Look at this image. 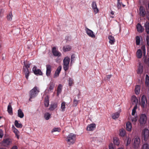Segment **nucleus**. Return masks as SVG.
Listing matches in <instances>:
<instances>
[{
  "label": "nucleus",
  "mask_w": 149,
  "mask_h": 149,
  "mask_svg": "<svg viewBox=\"0 0 149 149\" xmlns=\"http://www.w3.org/2000/svg\"><path fill=\"white\" fill-rule=\"evenodd\" d=\"M91 6H92V8H93V2H92V4H91Z\"/></svg>",
  "instance_id": "nucleus-64"
},
{
  "label": "nucleus",
  "mask_w": 149,
  "mask_h": 149,
  "mask_svg": "<svg viewBox=\"0 0 149 149\" xmlns=\"http://www.w3.org/2000/svg\"><path fill=\"white\" fill-rule=\"evenodd\" d=\"M13 17L12 14L11 12H10L7 15V19L9 21H11L12 20Z\"/></svg>",
  "instance_id": "nucleus-40"
},
{
  "label": "nucleus",
  "mask_w": 149,
  "mask_h": 149,
  "mask_svg": "<svg viewBox=\"0 0 149 149\" xmlns=\"http://www.w3.org/2000/svg\"><path fill=\"white\" fill-rule=\"evenodd\" d=\"M76 138V135L73 134L71 133L67 136L66 141L68 144L71 145L74 143Z\"/></svg>",
  "instance_id": "nucleus-2"
},
{
  "label": "nucleus",
  "mask_w": 149,
  "mask_h": 149,
  "mask_svg": "<svg viewBox=\"0 0 149 149\" xmlns=\"http://www.w3.org/2000/svg\"><path fill=\"white\" fill-rule=\"evenodd\" d=\"M15 125L17 128H21L22 127V125L18 123V121L17 120H15Z\"/></svg>",
  "instance_id": "nucleus-35"
},
{
  "label": "nucleus",
  "mask_w": 149,
  "mask_h": 149,
  "mask_svg": "<svg viewBox=\"0 0 149 149\" xmlns=\"http://www.w3.org/2000/svg\"><path fill=\"white\" fill-rule=\"evenodd\" d=\"M70 61V58L66 56L65 58L63 60V64L69 65Z\"/></svg>",
  "instance_id": "nucleus-22"
},
{
  "label": "nucleus",
  "mask_w": 149,
  "mask_h": 149,
  "mask_svg": "<svg viewBox=\"0 0 149 149\" xmlns=\"http://www.w3.org/2000/svg\"><path fill=\"white\" fill-rule=\"evenodd\" d=\"M12 143V140L10 139H6L3 141V144L5 146H7Z\"/></svg>",
  "instance_id": "nucleus-11"
},
{
  "label": "nucleus",
  "mask_w": 149,
  "mask_h": 149,
  "mask_svg": "<svg viewBox=\"0 0 149 149\" xmlns=\"http://www.w3.org/2000/svg\"><path fill=\"white\" fill-rule=\"evenodd\" d=\"M109 149H114L112 143H111L109 145Z\"/></svg>",
  "instance_id": "nucleus-52"
},
{
  "label": "nucleus",
  "mask_w": 149,
  "mask_h": 149,
  "mask_svg": "<svg viewBox=\"0 0 149 149\" xmlns=\"http://www.w3.org/2000/svg\"><path fill=\"white\" fill-rule=\"evenodd\" d=\"M3 132L1 129H0V138H2L3 136Z\"/></svg>",
  "instance_id": "nucleus-53"
},
{
  "label": "nucleus",
  "mask_w": 149,
  "mask_h": 149,
  "mask_svg": "<svg viewBox=\"0 0 149 149\" xmlns=\"http://www.w3.org/2000/svg\"><path fill=\"white\" fill-rule=\"evenodd\" d=\"M85 31L86 33L90 37L93 38V32L88 28H86Z\"/></svg>",
  "instance_id": "nucleus-17"
},
{
  "label": "nucleus",
  "mask_w": 149,
  "mask_h": 149,
  "mask_svg": "<svg viewBox=\"0 0 149 149\" xmlns=\"http://www.w3.org/2000/svg\"><path fill=\"white\" fill-rule=\"evenodd\" d=\"M94 5H95V6H94V12L95 14H96L98 12L99 10L98 8L97 7L96 4H94Z\"/></svg>",
  "instance_id": "nucleus-43"
},
{
  "label": "nucleus",
  "mask_w": 149,
  "mask_h": 149,
  "mask_svg": "<svg viewBox=\"0 0 149 149\" xmlns=\"http://www.w3.org/2000/svg\"><path fill=\"white\" fill-rule=\"evenodd\" d=\"M141 49L143 50V53H144V55H145L146 53V49L145 46L144 45H143L141 47Z\"/></svg>",
  "instance_id": "nucleus-51"
},
{
  "label": "nucleus",
  "mask_w": 149,
  "mask_h": 149,
  "mask_svg": "<svg viewBox=\"0 0 149 149\" xmlns=\"http://www.w3.org/2000/svg\"><path fill=\"white\" fill-rule=\"evenodd\" d=\"M139 14L140 16L144 17L146 16V12L145 10L143 8L141 7L139 9Z\"/></svg>",
  "instance_id": "nucleus-15"
},
{
  "label": "nucleus",
  "mask_w": 149,
  "mask_h": 149,
  "mask_svg": "<svg viewBox=\"0 0 149 149\" xmlns=\"http://www.w3.org/2000/svg\"><path fill=\"white\" fill-rule=\"evenodd\" d=\"M50 116V114L48 112L45 113L44 115V118L46 120H49V119Z\"/></svg>",
  "instance_id": "nucleus-38"
},
{
  "label": "nucleus",
  "mask_w": 149,
  "mask_h": 149,
  "mask_svg": "<svg viewBox=\"0 0 149 149\" xmlns=\"http://www.w3.org/2000/svg\"><path fill=\"white\" fill-rule=\"evenodd\" d=\"M145 16H146L147 19H149V12H147V13H146Z\"/></svg>",
  "instance_id": "nucleus-56"
},
{
  "label": "nucleus",
  "mask_w": 149,
  "mask_h": 149,
  "mask_svg": "<svg viewBox=\"0 0 149 149\" xmlns=\"http://www.w3.org/2000/svg\"><path fill=\"white\" fill-rule=\"evenodd\" d=\"M147 118L146 115L145 114H141L140 116L139 122L141 125H143L146 123Z\"/></svg>",
  "instance_id": "nucleus-5"
},
{
  "label": "nucleus",
  "mask_w": 149,
  "mask_h": 149,
  "mask_svg": "<svg viewBox=\"0 0 149 149\" xmlns=\"http://www.w3.org/2000/svg\"><path fill=\"white\" fill-rule=\"evenodd\" d=\"M131 101L132 104H135V105H137L138 103V99L134 95H133L132 97Z\"/></svg>",
  "instance_id": "nucleus-16"
},
{
  "label": "nucleus",
  "mask_w": 149,
  "mask_h": 149,
  "mask_svg": "<svg viewBox=\"0 0 149 149\" xmlns=\"http://www.w3.org/2000/svg\"><path fill=\"white\" fill-rule=\"evenodd\" d=\"M46 75L49 77L50 76L52 71V66L49 64L46 65Z\"/></svg>",
  "instance_id": "nucleus-10"
},
{
  "label": "nucleus",
  "mask_w": 149,
  "mask_h": 149,
  "mask_svg": "<svg viewBox=\"0 0 149 149\" xmlns=\"http://www.w3.org/2000/svg\"><path fill=\"white\" fill-rule=\"evenodd\" d=\"M73 84V80L71 78H69V85L71 86Z\"/></svg>",
  "instance_id": "nucleus-45"
},
{
  "label": "nucleus",
  "mask_w": 149,
  "mask_h": 149,
  "mask_svg": "<svg viewBox=\"0 0 149 149\" xmlns=\"http://www.w3.org/2000/svg\"><path fill=\"white\" fill-rule=\"evenodd\" d=\"M44 104L45 107H47L49 105V101L47 99H45V100Z\"/></svg>",
  "instance_id": "nucleus-48"
},
{
  "label": "nucleus",
  "mask_w": 149,
  "mask_h": 149,
  "mask_svg": "<svg viewBox=\"0 0 149 149\" xmlns=\"http://www.w3.org/2000/svg\"><path fill=\"white\" fill-rule=\"evenodd\" d=\"M13 132L17 136L18 139H19V136L18 135V134L19 133V131L16 129V128H15L13 130Z\"/></svg>",
  "instance_id": "nucleus-49"
},
{
  "label": "nucleus",
  "mask_w": 149,
  "mask_h": 149,
  "mask_svg": "<svg viewBox=\"0 0 149 149\" xmlns=\"http://www.w3.org/2000/svg\"><path fill=\"white\" fill-rule=\"evenodd\" d=\"M32 70L35 74L40 75H42V73L41 70L38 69L36 66H34Z\"/></svg>",
  "instance_id": "nucleus-8"
},
{
  "label": "nucleus",
  "mask_w": 149,
  "mask_h": 149,
  "mask_svg": "<svg viewBox=\"0 0 149 149\" xmlns=\"http://www.w3.org/2000/svg\"><path fill=\"white\" fill-rule=\"evenodd\" d=\"M111 14L112 15H114V12H113V11H111Z\"/></svg>",
  "instance_id": "nucleus-61"
},
{
  "label": "nucleus",
  "mask_w": 149,
  "mask_h": 149,
  "mask_svg": "<svg viewBox=\"0 0 149 149\" xmlns=\"http://www.w3.org/2000/svg\"><path fill=\"white\" fill-rule=\"evenodd\" d=\"M146 41L147 42V44L148 46H149V37L147 36L146 37Z\"/></svg>",
  "instance_id": "nucleus-55"
},
{
  "label": "nucleus",
  "mask_w": 149,
  "mask_h": 149,
  "mask_svg": "<svg viewBox=\"0 0 149 149\" xmlns=\"http://www.w3.org/2000/svg\"><path fill=\"white\" fill-rule=\"evenodd\" d=\"M143 66L141 63H140L138 70L137 71V73L139 74H141L142 73L143 70Z\"/></svg>",
  "instance_id": "nucleus-12"
},
{
  "label": "nucleus",
  "mask_w": 149,
  "mask_h": 149,
  "mask_svg": "<svg viewBox=\"0 0 149 149\" xmlns=\"http://www.w3.org/2000/svg\"><path fill=\"white\" fill-rule=\"evenodd\" d=\"M147 63V64H148V66L149 67V58L148 59Z\"/></svg>",
  "instance_id": "nucleus-60"
},
{
  "label": "nucleus",
  "mask_w": 149,
  "mask_h": 149,
  "mask_svg": "<svg viewBox=\"0 0 149 149\" xmlns=\"http://www.w3.org/2000/svg\"><path fill=\"white\" fill-rule=\"evenodd\" d=\"M24 115L23 112L21 109H19L18 111V116L21 118L24 117Z\"/></svg>",
  "instance_id": "nucleus-27"
},
{
  "label": "nucleus",
  "mask_w": 149,
  "mask_h": 149,
  "mask_svg": "<svg viewBox=\"0 0 149 149\" xmlns=\"http://www.w3.org/2000/svg\"><path fill=\"white\" fill-rule=\"evenodd\" d=\"M24 65L23 66V71L25 76L26 78L27 79L28 78L29 72L28 68H30V64L29 62L24 61Z\"/></svg>",
  "instance_id": "nucleus-1"
},
{
  "label": "nucleus",
  "mask_w": 149,
  "mask_h": 149,
  "mask_svg": "<svg viewBox=\"0 0 149 149\" xmlns=\"http://www.w3.org/2000/svg\"><path fill=\"white\" fill-rule=\"evenodd\" d=\"M145 84L147 86H149V76L147 74L146 75Z\"/></svg>",
  "instance_id": "nucleus-37"
},
{
  "label": "nucleus",
  "mask_w": 149,
  "mask_h": 149,
  "mask_svg": "<svg viewBox=\"0 0 149 149\" xmlns=\"http://www.w3.org/2000/svg\"><path fill=\"white\" fill-rule=\"evenodd\" d=\"M39 92L38 88L36 86L34 87L33 89L31 90L29 93L30 98L29 100L31 101V99L36 97L38 93Z\"/></svg>",
  "instance_id": "nucleus-4"
},
{
  "label": "nucleus",
  "mask_w": 149,
  "mask_h": 149,
  "mask_svg": "<svg viewBox=\"0 0 149 149\" xmlns=\"http://www.w3.org/2000/svg\"><path fill=\"white\" fill-rule=\"evenodd\" d=\"M120 116V112H117L112 114V117L113 119L115 120L118 118Z\"/></svg>",
  "instance_id": "nucleus-24"
},
{
  "label": "nucleus",
  "mask_w": 149,
  "mask_h": 149,
  "mask_svg": "<svg viewBox=\"0 0 149 149\" xmlns=\"http://www.w3.org/2000/svg\"><path fill=\"white\" fill-rule=\"evenodd\" d=\"M57 107V104L56 103H53L51 104L50 107L49 108V110L51 111L54 110Z\"/></svg>",
  "instance_id": "nucleus-25"
},
{
  "label": "nucleus",
  "mask_w": 149,
  "mask_h": 149,
  "mask_svg": "<svg viewBox=\"0 0 149 149\" xmlns=\"http://www.w3.org/2000/svg\"><path fill=\"white\" fill-rule=\"evenodd\" d=\"M108 39L109 40V42L111 45L114 44L115 42V39L113 36L111 35H109L108 36Z\"/></svg>",
  "instance_id": "nucleus-14"
},
{
  "label": "nucleus",
  "mask_w": 149,
  "mask_h": 149,
  "mask_svg": "<svg viewBox=\"0 0 149 149\" xmlns=\"http://www.w3.org/2000/svg\"><path fill=\"white\" fill-rule=\"evenodd\" d=\"M65 103L63 102L61 103V108L62 109V111H65Z\"/></svg>",
  "instance_id": "nucleus-42"
},
{
  "label": "nucleus",
  "mask_w": 149,
  "mask_h": 149,
  "mask_svg": "<svg viewBox=\"0 0 149 149\" xmlns=\"http://www.w3.org/2000/svg\"><path fill=\"white\" fill-rule=\"evenodd\" d=\"M140 38L139 36H137L136 38V43L137 45H139L140 43Z\"/></svg>",
  "instance_id": "nucleus-41"
},
{
  "label": "nucleus",
  "mask_w": 149,
  "mask_h": 149,
  "mask_svg": "<svg viewBox=\"0 0 149 149\" xmlns=\"http://www.w3.org/2000/svg\"><path fill=\"white\" fill-rule=\"evenodd\" d=\"M86 130L88 131H92L93 130V123L88 125Z\"/></svg>",
  "instance_id": "nucleus-32"
},
{
  "label": "nucleus",
  "mask_w": 149,
  "mask_h": 149,
  "mask_svg": "<svg viewBox=\"0 0 149 149\" xmlns=\"http://www.w3.org/2000/svg\"><path fill=\"white\" fill-rule=\"evenodd\" d=\"M71 49V47L69 45H66L63 47V49L64 52H67L70 51Z\"/></svg>",
  "instance_id": "nucleus-30"
},
{
  "label": "nucleus",
  "mask_w": 149,
  "mask_h": 149,
  "mask_svg": "<svg viewBox=\"0 0 149 149\" xmlns=\"http://www.w3.org/2000/svg\"><path fill=\"white\" fill-rule=\"evenodd\" d=\"M55 86V84L53 82H50L49 85V91L52 92Z\"/></svg>",
  "instance_id": "nucleus-23"
},
{
  "label": "nucleus",
  "mask_w": 149,
  "mask_h": 149,
  "mask_svg": "<svg viewBox=\"0 0 149 149\" xmlns=\"http://www.w3.org/2000/svg\"><path fill=\"white\" fill-rule=\"evenodd\" d=\"M137 109V106L136 105H135L133 109L132 110V116H135V113L136 112V109Z\"/></svg>",
  "instance_id": "nucleus-39"
},
{
  "label": "nucleus",
  "mask_w": 149,
  "mask_h": 149,
  "mask_svg": "<svg viewBox=\"0 0 149 149\" xmlns=\"http://www.w3.org/2000/svg\"><path fill=\"white\" fill-rule=\"evenodd\" d=\"M111 77V75H109L107 76V79H110Z\"/></svg>",
  "instance_id": "nucleus-59"
},
{
  "label": "nucleus",
  "mask_w": 149,
  "mask_h": 149,
  "mask_svg": "<svg viewBox=\"0 0 149 149\" xmlns=\"http://www.w3.org/2000/svg\"><path fill=\"white\" fill-rule=\"evenodd\" d=\"M75 58V56L74 54H72L71 56V62H72V61H73L74 58Z\"/></svg>",
  "instance_id": "nucleus-54"
},
{
  "label": "nucleus",
  "mask_w": 149,
  "mask_h": 149,
  "mask_svg": "<svg viewBox=\"0 0 149 149\" xmlns=\"http://www.w3.org/2000/svg\"><path fill=\"white\" fill-rule=\"evenodd\" d=\"M113 142L114 144L117 146H118L120 144V140L119 139L116 137L114 138Z\"/></svg>",
  "instance_id": "nucleus-28"
},
{
  "label": "nucleus",
  "mask_w": 149,
  "mask_h": 149,
  "mask_svg": "<svg viewBox=\"0 0 149 149\" xmlns=\"http://www.w3.org/2000/svg\"><path fill=\"white\" fill-rule=\"evenodd\" d=\"M62 86L61 84L58 85L57 88V96H58L61 93L62 89Z\"/></svg>",
  "instance_id": "nucleus-18"
},
{
  "label": "nucleus",
  "mask_w": 149,
  "mask_h": 149,
  "mask_svg": "<svg viewBox=\"0 0 149 149\" xmlns=\"http://www.w3.org/2000/svg\"><path fill=\"white\" fill-rule=\"evenodd\" d=\"M144 27H145L146 31L147 33H149V23L146 22L144 24Z\"/></svg>",
  "instance_id": "nucleus-29"
},
{
  "label": "nucleus",
  "mask_w": 149,
  "mask_h": 149,
  "mask_svg": "<svg viewBox=\"0 0 149 149\" xmlns=\"http://www.w3.org/2000/svg\"><path fill=\"white\" fill-rule=\"evenodd\" d=\"M69 66V65L63 64V69L65 71H66L68 70Z\"/></svg>",
  "instance_id": "nucleus-50"
},
{
  "label": "nucleus",
  "mask_w": 149,
  "mask_h": 149,
  "mask_svg": "<svg viewBox=\"0 0 149 149\" xmlns=\"http://www.w3.org/2000/svg\"><path fill=\"white\" fill-rule=\"evenodd\" d=\"M61 70V66H59L57 68V70L55 71L54 75V77H57L58 76Z\"/></svg>",
  "instance_id": "nucleus-13"
},
{
  "label": "nucleus",
  "mask_w": 149,
  "mask_h": 149,
  "mask_svg": "<svg viewBox=\"0 0 149 149\" xmlns=\"http://www.w3.org/2000/svg\"><path fill=\"white\" fill-rule=\"evenodd\" d=\"M122 4V3L120 2V0H117V7L118 9L121 8Z\"/></svg>",
  "instance_id": "nucleus-46"
},
{
  "label": "nucleus",
  "mask_w": 149,
  "mask_h": 149,
  "mask_svg": "<svg viewBox=\"0 0 149 149\" xmlns=\"http://www.w3.org/2000/svg\"><path fill=\"white\" fill-rule=\"evenodd\" d=\"M117 149H124V148L123 147H120L118 148Z\"/></svg>",
  "instance_id": "nucleus-62"
},
{
  "label": "nucleus",
  "mask_w": 149,
  "mask_h": 149,
  "mask_svg": "<svg viewBox=\"0 0 149 149\" xmlns=\"http://www.w3.org/2000/svg\"><path fill=\"white\" fill-rule=\"evenodd\" d=\"M52 52L53 55L55 56L59 57L61 56V53L57 50L56 47H54L52 49Z\"/></svg>",
  "instance_id": "nucleus-9"
},
{
  "label": "nucleus",
  "mask_w": 149,
  "mask_h": 149,
  "mask_svg": "<svg viewBox=\"0 0 149 149\" xmlns=\"http://www.w3.org/2000/svg\"><path fill=\"white\" fill-rule=\"evenodd\" d=\"M147 101L146 97L144 95H143L141 99V107L143 108H146L147 105Z\"/></svg>",
  "instance_id": "nucleus-6"
},
{
  "label": "nucleus",
  "mask_w": 149,
  "mask_h": 149,
  "mask_svg": "<svg viewBox=\"0 0 149 149\" xmlns=\"http://www.w3.org/2000/svg\"><path fill=\"white\" fill-rule=\"evenodd\" d=\"M96 125L94 123V129L95 128Z\"/></svg>",
  "instance_id": "nucleus-63"
},
{
  "label": "nucleus",
  "mask_w": 149,
  "mask_h": 149,
  "mask_svg": "<svg viewBox=\"0 0 149 149\" xmlns=\"http://www.w3.org/2000/svg\"><path fill=\"white\" fill-rule=\"evenodd\" d=\"M137 56L138 58H141L142 56V52L141 49H139L136 52Z\"/></svg>",
  "instance_id": "nucleus-31"
},
{
  "label": "nucleus",
  "mask_w": 149,
  "mask_h": 149,
  "mask_svg": "<svg viewBox=\"0 0 149 149\" xmlns=\"http://www.w3.org/2000/svg\"><path fill=\"white\" fill-rule=\"evenodd\" d=\"M140 139L138 137H135L134 139L133 146L135 149L139 148L140 146Z\"/></svg>",
  "instance_id": "nucleus-7"
},
{
  "label": "nucleus",
  "mask_w": 149,
  "mask_h": 149,
  "mask_svg": "<svg viewBox=\"0 0 149 149\" xmlns=\"http://www.w3.org/2000/svg\"><path fill=\"white\" fill-rule=\"evenodd\" d=\"M79 102V100H77L76 99H74L73 102V104H72L73 106L74 107L76 106Z\"/></svg>",
  "instance_id": "nucleus-44"
},
{
  "label": "nucleus",
  "mask_w": 149,
  "mask_h": 149,
  "mask_svg": "<svg viewBox=\"0 0 149 149\" xmlns=\"http://www.w3.org/2000/svg\"><path fill=\"white\" fill-rule=\"evenodd\" d=\"M17 147L16 146H13L11 148V149H17Z\"/></svg>",
  "instance_id": "nucleus-58"
},
{
  "label": "nucleus",
  "mask_w": 149,
  "mask_h": 149,
  "mask_svg": "<svg viewBox=\"0 0 149 149\" xmlns=\"http://www.w3.org/2000/svg\"><path fill=\"white\" fill-rule=\"evenodd\" d=\"M130 141H131V139H129L128 138V140H127V146L128 145H129L130 143Z\"/></svg>",
  "instance_id": "nucleus-57"
},
{
  "label": "nucleus",
  "mask_w": 149,
  "mask_h": 149,
  "mask_svg": "<svg viewBox=\"0 0 149 149\" xmlns=\"http://www.w3.org/2000/svg\"><path fill=\"white\" fill-rule=\"evenodd\" d=\"M140 91V87L139 85H137L136 86L135 88V92L136 95L139 94Z\"/></svg>",
  "instance_id": "nucleus-26"
},
{
  "label": "nucleus",
  "mask_w": 149,
  "mask_h": 149,
  "mask_svg": "<svg viewBox=\"0 0 149 149\" xmlns=\"http://www.w3.org/2000/svg\"><path fill=\"white\" fill-rule=\"evenodd\" d=\"M120 135L122 137L124 136L125 135V131L123 129H121L120 130Z\"/></svg>",
  "instance_id": "nucleus-33"
},
{
  "label": "nucleus",
  "mask_w": 149,
  "mask_h": 149,
  "mask_svg": "<svg viewBox=\"0 0 149 149\" xmlns=\"http://www.w3.org/2000/svg\"><path fill=\"white\" fill-rule=\"evenodd\" d=\"M129 120L133 123L136 122L138 119L137 116H130L129 118Z\"/></svg>",
  "instance_id": "nucleus-20"
},
{
  "label": "nucleus",
  "mask_w": 149,
  "mask_h": 149,
  "mask_svg": "<svg viewBox=\"0 0 149 149\" xmlns=\"http://www.w3.org/2000/svg\"><path fill=\"white\" fill-rule=\"evenodd\" d=\"M141 136L142 140L147 141L149 138V130L146 128L144 129L142 131Z\"/></svg>",
  "instance_id": "nucleus-3"
},
{
  "label": "nucleus",
  "mask_w": 149,
  "mask_h": 149,
  "mask_svg": "<svg viewBox=\"0 0 149 149\" xmlns=\"http://www.w3.org/2000/svg\"><path fill=\"white\" fill-rule=\"evenodd\" d=\"M141 149H149V144L147 143L143 144L141 148Z\"/></svg>",
  "instance_id": "nucleus-36"
},
{
  "label": "nucleus",
  "mask_w": 149,
  "mask_h": 149,
  "mask_svg": "<svg viewBox=\"0 0 149 149\" xmlns=\"http://www.w3.org/2000/svg\"><path fill=\"white\" fill-rule=\"evenodd\" d=\"M132 128V124L131 123L129 122H128L126 124V129L129 132L131 131Z\"/></svg>",
  "instance_id": "nucleus-21"
},
{
  "label": "nucleus",
  "mask_w": 149,
  "mask_h": 149,
  "mask_svg": "<svg viewBox=\"0 0 149 149\" xmlns=\"http://www.w3.org/2000/svg\"><path fill=\"white\" fill-rule=\"evenodd\" d=\"M136 29L137 31L139 32H142L144 30L143 27L139 23H138L136 26Z\"/></svg>",
  "instance_id": "nucleus-19"
},
{
  "label": "nucleus",
  "mask_w": 149,
  "mask_h": 149,
  "mask_svg": "<svg viewBox=\"0 0 149 149\" xmlns=\"http://www.w3.org/2000/svg\"><path fill=\"white\" fill-rule=\"evenodd\" d=\"M61 131V129L58 127L57 128H54L52 131V132H60Z\"/></svg>",
  "instance_id": "nucleus-47"
},
{
  "label": "nucleus",
  "mask_w": 149,
  "mask_h": 149,
  "mask_svg": "<svg viewBox=\"0 0 149 149\" xmlns=\"http://www.w3.org/2000/svg\"><path fill=\"white\" fill-rule=\"evenodd\" d=\"M8 111L9 113H12L13 109L11 107V105L10 103L9 104L8 106Z\"/></svg>",
  "instance_id": "nucleus-34"
}]
</instances>
